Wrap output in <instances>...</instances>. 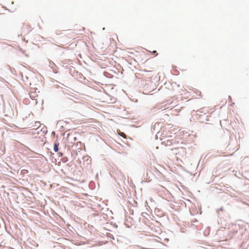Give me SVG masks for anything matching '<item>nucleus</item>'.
<instances>
[{
	"instance_id": "nucleus-1",
	"label": "nucleus",
	"mask_w": 249,
	"mask_h": 249,
	"mask_svg": "<svg viewBox=\"0 0 249 249\" xmlns=\"http://www.w3.org/2000/svg\"><path fill=\"white\" fill-rule=\"evenodd\" d=\"M40 125H41V124L39 122L36 121L35 122V124L34 125H29L28 126V127L33 128L34 129H36L37 128H38L40 127Z\"/></svg>"
},
{
	"instance_id": "nucleus-2",
	"label": "nucleus",
	"mask_w": 249,
	"mask_h": 249,
	"mask_svg": "<svg viewBox=\"0 0 249 249\" xmlns=\"http://www.w3.org/2000/svg\"><path fill=\"white\" fill-rule=\"evenodd\" d=\"M58 145L59 143H55L54 144V147H53V151L54 152H57L58 150Z\"/></svg>"
},
{
	"instance_id": "nucleus-3",
	"label": "nucleus",
	"mask_w": 249,
	"mask_h": 249,
	"mask_svg": "<svg viewBox=\"0 0 249 249\" xmlns=\"http://www.w3.org/2000/svg\"><path fill=\"white\" fill-rule=\"evenodd\" d=\"M119 135H120V136H121L122 137H124V138H125V134L124 133H123V132H121L120 133H119Z\"/></svg>"
},
{
	"instance_id": "nucleus-4",
	"label": "nucleus",
	"mask_w": 249,
	"mask_h": 249,
	"mask_svg": "<svg viewBox=\"0 0 249 249\" xmlns=\"http://www.w3.org/2000/svg\"><path fill=\"white\" fill-rule=\"evenodd\" d=\"M153 53H156L155 55L157 56L158 55V53H157V52L156 51H154L152 52Z\"/></svg>"
}]
</instances>
